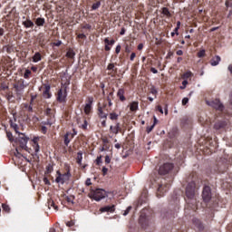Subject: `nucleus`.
Returning a JSON list of instances; mask_svg holds the SVG:
<instances>
[{"instance_id":"obj_1","label":"nucleus","mask_w":232,"mask_h":232,"mask_svg":"<svg viewBox=\"0 0 232 232\" xmlns=\"http://www.w3.org/2000/svg\"><path fill=\"white\" fill-rule=\"evenodd\" d=\"M185 213H188L190 209L192 211H197V198H195V195H197V183H195V179H192L191 182L186 187L185 189Z\"/></svg>"},{"instance_id":"obj_2","label":"nucleus","mask_w":232,"mask_h":232,"mask_svg":"<svg viewBox=\"0 0 232 232\" xmlns=\"http://www.w3.org/2000/svg\"><path fill=\"white\" fill-rule=\"evenodd\" d=\"M89 198H92L93 200H96V202H101L102 198H106L108 197V193L106 190L102 188H91L89 194H88Z\"/></svg>"},{"instance_id":"obj_3","label":"nucleus","mask_w":232,"mask_h":232,"mask_svg":"<svg viewBox=\"0 0 232 232\" xmlns=\"http://www.w3.org/2000/svg\"><path fill=\"white\" fill-rule=\"evenodd\" d=\"M179 209H180V206L179 205V198H176L174 200V205L169 207V211L166 212V218H175L177 217V213H179Z\"/></svg>"},{"instance_id":"obj_4","label":"nucleus","mask_w":232,"mask_h":232,"mask_svg":"<svg viewBox=\"0 0 232 232\" xmlns=\"http://www.w3.org/2000/svg\"><path fill=\"white\" fill-rule=\"evenodd\" d=\"M169 188H171V183L166 182V179H163L161 183L159 185L157 190V197H164V194L169 191Z\"/></svg>"},{"instance_id":"obj_5","label":"nucleus","mask_w":232,"mask_h":232,"mask_svg":"<svg viewBox=\"0 0 232 232\" xmlns=\"http://www.w3.org/2000/svg\"><path fill=\"white\" fill-rule=\"evenodd\" d=\"M109 112L108 102H104L102 105H101V103L98 104V116L100 119H108Z\"/></svg>"},{"instance_id":"obj_6","label":"nucleus","mask_w":232,"mask_h":232,"mask_svg":"<svg viewBox=\"0 0 232 232\" xmlns=\"http://www.w3.org/2000/svg\"><path fill=\"white\" fill-rule=\"evenodd\" d=\"M173 168H175V165H173V163H164L163 165H161L159 169V174L160 175H168L169 173H171V171H173Z\"/></svg>"},{"instance_id":"obj_7","label":"nucleus","mask_w":232,"mask_h":232,"mask_svg":"<svg viewBox=\"0 0 232 232\" xmlns=\"http://www.w3.org/2000/svg\"><path fill=\"white\" fill-rule=\"evenodd\" d=\"M72 176H68V174L65 173L63 174L60 170H57L55 182L57 184H64L65 182H68V180H70Z\"/></svg>"},{"instance_id":"obj_8","label":"nucleus","mask_w":232,"mask_h":232,"mask_svg":"<svg viewBox=\"0 0 232 232\" xmlns=\"http://www.w3.org/2000/svg\"><path fill=\"white\" fill-rule=\"evenodd\" d=\"M66 97H68V91L66 89L61 88L56 94V101L63 104L66 102Z\"/></svg>"},{"instance_id":"obj_9","label":"nucleus","mask_w":232,"mask_h":232,"mask_svg":"<svg viewBox=\"0 0 232 232\" xmlns=\"http://www.w3.org/2000/svg\"><path fill=\"white\" fill-rule=\"evenodd\" d=\"M211 196H212V194H211V187L205 186L203 188V191H202L203 202L208 204V202H209V200H211Z\"/></svg>"},{"instance_id":"obj_10","label":"nucleus","mask_w":232,"mask_h":232,"mask_svg":"<svg viewBox=\"0 0 232 232\" xmlns=\"http://www.w3.org/2000/svg\"><path fill=\"white\" fill-rule=\"evenodd\" d=\"M139 222H140L141 227H143V229H146V227H148V226H150V224H151V222L150 221V218H148V217L144 213V210L141 211Z\"/></svg>"},{"instance_id":"obj_11","label":"nucleus","mask_w":232,"mask_h":232,"mask_svg":"<svg viewBox=\"0 0 232 232\" xmlns=\"http://www.w3.org/2000/svg\"><path fill=\"white\" fill-rule=\"evenodd\" d=\"M208 106H212L218 111H224V104L220 102V99L213 100L212 102H208Z\"/></svg>"},{"instance_id":"obj_12","label":"nucleus","mask_w":232,"mask_h":232,"mask_svg":"<svg viewBox=\"0 0 232 232\" xmlns=\"http://www.w3.org/2000/svg\"><path fill=\"white\" fill-rule=\"evenodd\" d=\"M14 88L17 95H23V92H24V88H26V85L24 84V80L18 81L14 85Z\"/></svg>"},{"instance_id":"obj_13","label":"nucleus","mask_w":232,"mask_h":232,"mask_svg":"<svg viewBox=\"0 0 232 232\" xmlns=\"http://www.w3.org/2000/svg\"><path fill=\"white\" fill-rule=\"evenodd\" d=\"M76 122L78 124V128L83 130V131H86L88 130V120H86V118L82 119L81 117H78L76 119Z\"/></svg>"},{"instance_id":"obj_14","label":"nucleus","mask_w":232,"mask_h":232,"mask_svg":"<svg viewBox=\"0 0 232 232\" xmlns=\"http://www.w3.org/2000/svg\"><path fill=\"white\" fill-rule=\"evenodd\" d=\"M116 96L119 98L121 102H126V89L124 87H121L118 90Z\"/></svg>"},{"instance_id":"obj_15","label":"nucleus","mask_w":232,"mask_h":232,"mask_svg":"<svg viewBox=\"0 0 232 232\" xmlns=\"http://www.w3.org/2000/svg\"><path fill=\"white\" fill-rule=\"evenodd\" d=\"M18 135H19L20 148L24 149L26 144H28L29 138L26 137V135L24 133L19 132Z\"/></svg>"},{"instance_id":"obj_16","label":"nucleus","mask_w":232,"mask_h":232,"mask_svg":"<svg viewBox=\"0 0 232 232\" xmlns=\"http://www.w3.org/2000/svg\"><path fill=\"white\" fill-rule=\"evenodd\" d=\"M192 224L193 226H195L198 231H204V224H202V221H200V219L194 218L192 219Z\"/></svg>"},{"instance_id":"obj_17","label":"nucleus","mask_w":232,"mask_h":232,"mask_svg":"<svg viewBox=\"0 0 232 232\" xmlns=\"http://www.w3.org/2000/svg\"><path fill=\"white\" fill-rule=\"evenodd\" d=\"M50 90H52V86H50V84H44V91L43 92L44 99H52V92Z\"/></svg>"},{"instance_id":"obj_18","label":"nucleus","mask_w":232,"mask_h":232,"mask_svg":"<svg viewBox=\"0 0 232 232\" xmlns=\"http://www.w3.org/2000/svg\"><path fill=\"white\" fill-rule=\"evenodd\" d=\"M72 140H73V135H72V132L67 131L63 135V144H64V146H70V142H72Z\"/></svg>"},{"instance_id":"obj_19","label":"nucleus","mask_w":232,"mask_h":232,"mask_svg":"<svg viewBox=\"0 0 232 232\" xmlns=\"http://www.w3.org/2000/svg\"><path fill=\"white\" fill-rule=\"evenodd\" d=\"M107 70L109 71L108 75H111V77H115V75H117V67H115V63H109Z\"/></svg>"},{"instance_id":"obj_20","label":"nucleus","mask_w":232,"mask_h":232,"mask_svg":"<svg viewBox=\"0 0 232 232\" xmlns=\"http://www.w3.org/2000/svg\"><path fill=\"white\" fill-rule=\"evenodd\" d=\"M104 44H105V47H104L105 52H110V50H111V46L115 44V40L114 39L110 40V38H105Z\"/></svg>"},{"instance_id":"obj_21","label":"nucleus","mask_w":232,"mask_h":232,"mask_svg":"<svg viewBox=\"0 0 232 232\" xmlns=\"http://www.w3.org/2000/svg\"><path fill=\"white\" fill-rule=\"evenodd\" d=\"M115 211V205L105 206L100 208L101 213H113Z\"/></svg>"},{"instance_id":"obj_22","label":"nucleus","mask_w":232,"mask_h":232,"mask_svg":"<svg viewBox=\"0 0 232 232\" xmlns=\"http://www.w3.org/2000/svg\"><path fill=\"white\" fill-rule=\"evenodd\" d=\"M33 148L34 153H39V151L41 150V147L39 146V137H34L33 139Z\"/></svg>"},{"instance_id":"obj_23","label":"nucleus","mask_w":232,"mask_h":232,"mask_svg":"<svg viewBox=\"0 0 232 232\" xmlns=\"http://www.w3.org/2000/svg\"><path fill=\"white\" fill-rule=\"evenodd\" d=\"M218 171L219 173H226V171H227V169L229 168V164L227 163H223L222 165H220V163L218 164Z\"/></svg>"},{"instance_id":"obj_24","label":"nucleus","mask_w":232,"mask_h":232,"mask_svg":"<svg viewBox=\"0 0 232 232\" xmlns=\"http://www.w3.org/2000/svg\"><path fill=\"white\" fill-rule=\"evenodd\" d=\"M221 61L220 56L216 55L210 60L211 66H218L219 63Z\"/></svg>"},{"instance_id":"obj_25","label":"nucleus","mask_w":232,"mask_h":232,"mask_svg":"<svg viewBox=\"0 0 232 232\" xmlns=\"http://www.w3.org/2000/svg\"><path fill=\"white\" fill-rule=\"evenodd\" d=\"M22 24L24 26V28H34V24L30 20V18H26L25 21L22 23Z\"/></svg>"},{"instance_id":"obj_26","label":"nucleus","mask_w":232,"mask_h":232,"mask_svg":"<svg viewBox=\"0 0 232 232\" xmlns=\"http://www.w3.org/2000/svg\"><path fill=\"white\" fill-rule=\"evenodd\" d=\"M120 116H121V114H119V113L115 112V111H112V112L109 113V119L111 121H119V117Z\"/></svg>"},{"instance_id":"obj_27","label":"nucleus","mask_w":232,"mask_h":232,"mask_svg":"<svg viewBox=\"0 0 232 232\" xmlns=\"http://www.w3.org/2000/svg\"><path fill=\"white\" fill-rule=\"evenodd\" d=\"M130 111H138L139 110V102H132L130 103Z\"/></svg>"},{"instance_id":"obj_28","label":"nucleus","mask_w":232,"mask_h":232,"mask_svg":"<svg viewBox=\"0 0 232 232\" xmlns=\"http://www.w3.org/2000/svg\"><path fill=\"white\" fill-rule=\"evenodd\" d=\"M226 126V121H218L215 123L214 128L215 130H222V128H225Z\"/></svg>"},{"instance_id":"obj_29","label":"nucleus","mask_w":232,"mask_h":232,"mask_svg":"<svg viewBox=\"0 0 232 232\" xmlns=\"http://www.w3.org/2000/svg\"><path fill=\"white\" fill-rule=\"evenodd\" d=\"M191 77H193V72H191V71H188L181 75V78L184 81H188V79H191Z\"/></svg>"},{"instance_id":"obj_30","label":"nucleus","mask_w":232,"mask_h":232,"mask_svg":"<svg viewBox=\"0 0 232 232\" xmlns=\"http://www.w3.org/2000/svg\"><path fill=\"white\" fill-rule=\"evenodd\" d=\"M46 20L44 18L38 17L35 20L36 26H44Z\"/></svg>"},{"instance_id":"obj_31","label":"nucleus","mask_w":232,"mask_h":232,"mask_svg":"<svg viewBox=\"0 0 232 232\" xmlns=\"http://www.w3.org/2000/svg\"><path fill=\"white\" fill-rule=\"evenodd\" d=\"M76 162L80 166H82V151H81V150L77 153Z\"/></svg>"},{"instance_id":"obj_32","label":"nucleus","mask_w":232,"mask_h":232,"mask_svg":"<svg viewBox=\"0 0 232 232\" xmlns=\"http://www.w3.org/2000/svg\"><path fill=\"white\" fill-rule=\"evenodd\" d=\"M64 169H65V175H68L69 177H72V167L70 166V164L68 163H64V166H63Z\"/></svg>"},{"instance_id":"obj_33","label":"nucleus","mask_w":232,"mask_h":232,"mask_svg":"<svg viewBox=\"0 0 232 232\" xmlns=\"http://www.w3.org/2000/svg\"><path fill=\"white\" fill-rule=\"evenodd\" d=\"M157 117L154 116V123L151 126H148L146 129L147 133H151L153 131V128H155V125L157 124Z\"/></svg>"},{"instance_id":"obj_34","label":"nucleus","mask_w":232,"mask_h":232,"mask_svg":"<svg viewBox=\"0 0 232 232\" xmlns=\"http://www.w3.org/2000/svg\"><path fill=\"white\" fill-rule=\"evenodd\" d=\"M43 56L41 55V53H35L34 55L33 56V63H39Z\"/></svg>"},{"instance_id":"obj_35","label":"nucleus","mask_w":232,"mask_h":232,"mask_svg":"<svg viewBox=\"0 0 232 232\" xmlns=\"http://www.w3.org/2000/svg\"><path fill=\"white\" fill-rule=\"evenodd\" d=\"M161 14L163 15H166V17H171V13L169 12V9L168 7H163L161 9Z\"/></svg>"},{"instance_id":"obj_36","label":"nucleus","mask_w":232,"mask_h":232,"mask_svg":"<svg viewBox=\"0 0 232 232\" xmlns=\"http://www.w3.org/2000/svg\"><path fill=\"white\" fill-rule=\"evenodd\" d=\"M66 57H68V59H73L75 57V52L72 49H70L66 53Z\"/></svg>"},{"instance_id":"obj_37","label":"nucleus","mask_w":232,"mask_h":232,"mask_svg":"<svg viewBox=\"0 0 232 232\" xmlns=\"http://www.w3.org/2000/svg\"><path fill=\"white\" fill-rule=\"evenodd\" d=\"M6 52L7 53H12L14 52V49L10 45H5L2 49V52Z\"/></svg>"},{"instance_id":"obj_38","label":"nucleus","mask_w":232,"mask_h":232,"mask_svg":"<svg viewBox=\"0 0 232 232\" xmlns=\"http://www.w3.org/2000/svg\"><path fill=\"white\" fill-rule=\"evenodd\" d=\"M10 126H11V128H13V130H14L15 133H18V134L20 133L19 132V125H17V123L11 121Z\"/></svg>"},{"instance_id":"obj_39","label":"nucleus","mask_w":232,"mask_h":232,"mask_svg":"<svg viewBox=\"0 0 232 232\" xmlns=\"http://www.w3.org/2000/svg\"><path fill=\"white\" fill-rule=\"evenodd\" d=\"M48 206H51V208H53L54 209H56V211L59 210V207L55 205V202L53 201V199L48 200Z\"/></svg>"},{"instance_id":"obj_40","label":"nucleus","mask_w":232,"mask_h":232,"mask_svg":"<svg viewBox=\"0 0 232 232\" xmlns=\"http://www.w3.org/2000/svg\"><path fill=\"white\" fill-rule=\"evenodd\" d=\"M83 111H84L85 115H90V113H92V106L85 105Z\"/></svg>"},{"instance_id":"obj_41","label":"nucleus","mask_w":232,"mask_h":232,"mask_svg":"<svg viewBox=\"0 0 232 232\" xmlns=\"http://www.w3.org/2000/svg\"><path fill=\"white\" fill-rule=\"evenodd\" d=\"M150 93H151L152 95H154L155 99H157V93H159V91H157V88H155V86H152L150 89Z\"/></svg>"},{"instance_id":"obj_42","label":"nucleus","mask_w":232,"mask_h":232,"mask_svg":"<svg viewBox=\"0 0 232 232\" xmlns=\"http://www.w3.org/2000/svg\"><path fill=\"white\" fill-rule=\"evenodd\" d=\"M101 8V1H98L92 5V10H99Z\"/></svg>"},{"instance_id":"obj_43","label":"nucleus","mask_w":232,"mask_h":232,"mask_svg":"<svg viewBox=\"0 0 232 232\" xmlns=\"http://www.w3.org/2000/svg\"><path fill=\"white\" fill-rule=\"evenodd\" d=\"M197 56L199 59H202V57H206V50L202 49L199 52H198Z\"/></svg>"},{"instance_id":"obj_44","label":"nucleus","mask_w":232,"mask_h":232,"mask_svg":"<svg viewBox=\"0 0 232 232\" xmlns=\"http://www.w3.org/2000/svg\"><path fill=\"white\" fill-rule=\"evenodd\" d=\"M24 110L32 113L34 111V107L32 105H29L28 103L24 104Z\"/></svg>"},{"instance_id":"obj_45","label":"nucleus","mask_w":232,"mask_h":232,"mask_svg":"<svg viewBox=\"0 0 232 232\" xmlns=\"http://www.w3.org/2000/svg\"><path fill=\"white\" fill-rule=\"evenodd\" d=\"M2 209L3 211H5V213H10V206L6 205V204H2Z\"/></svg>"},{"instance_id":"obj_46","label":"nucleus","mask_w":232,"mask_h":232,"mask_svg":"<svg viewBox=\"0 0 232 232\" xmlns=\"http://www.w3.org/2000/svg\"><path fill=\"white\" fill-rule=\"evenodd\" d=\"M110 131H111V133H113L114 135H117L119 133V130H117V128L113 125L110 126Z\"/></svg>"},{"instance_id":"obj_47","label":"nucleus","mask_w":232,"mask_h":232,"mask_svg":"<svg viewBox=\"0 0 232 232\" xmlns=\"http://www.w3.org/2000/svg\"><path fill=\"white\" fill-rule=\"evenodd\" d=\"M45 115H47V117H52V115H53V111L51 108H47L45 110Z\"/></svg>"},{"instance_id":"obj_48","label":"nucleus","mask_w":232,"mask_h":232,"mask_svg":"<svg viewBox=\"0 0 232 232\" xmlns=\"http://www.w3.org/2000/svg\"><path fill=\"white\" fill-rule=\"evenodd\" d=\"M68 86H70V78L65 81V82L63 84V89L68 91Z\"/></svg>"},{"instance_id":"obj_49","label":"nucleus","mask_w":232,"mask_h":232,"mask_svg":"<svg viewBox=\"0 0 232 232\" xmlns=\"http://www.w3.org/2000/svg\"><path fill=\"white\" fill-rule=\"evenodd\" d=\"M30 75H32V71H30V70H25V72H24V77L25 78V79H30Z\"/></svg>"},{"instance_id":"obj_50","label":"nucleus","mask_w":232,"mask_h":232,"mask_svg":"<svg viewBox=\"0 0 232 232\" xmlns=\"http://www.w3.org/2000/svg\"><path fill=\"white\" fill-rule=\"evenodd\" d=\"M92 104H93V97L91 96L87 98V103L85 106H92Z\"/></svg>"},{"instance_id":"obj_51","label":"nucleus","mask_w":232,"mask_h":232,"mask_svg":"<svg viewBox=\"0 0 232 232\" xmlns=\"http://www.w3.org/2000/svg\"><path fill=\"white\" fill-rule=\"evenodd\" d=\"M6 137L8 139V140H10V142H14V135L12 134V132H6Z\"/></svg>"},{"instance_id":"obj_52","label":"nucleus","mask_w":232,"mask_h":232,"mask_svg":"<svg viewBox=\"0 0 232 232\" xmlns=\"http://www.w3.org/2000/svg\"><path fill=\"white\" fill-rule=\"evenodd\" d=\"M180 21H178L177 22V26L175 27V33H176V35H179V30H180Z\"/></svg>"},{"instance_id":"obj_53","label":"nucleus","mask_w":232,"mask_h":232,"mask_svg":"<svg viewBox=\"0 0 232 232\" xmlns=\"http://www.w3.org/2000/svg\"><path fill=\"white\" fill-rule=\"evenodd\" d=\"M116 130H118V133H122V128L121 127V122H117L115 124Z\"/></svg>"},{"instance_id":"obj_54","label":"nucleus","mask_w":232,"mask_h":232,"mask_svg":"<svg viewBox=\"0 0 232 232\" xmlns=\"http://www.w3.org/2000/svg\"><path fill=\"white\" fill-rule=\"evenodd\" d=\"M82 30H90L92 28V24H82Z\"/></svg>"},{"instance_id":"obj_55","label":"nucleus","mask_w":232,"mask_h":232,"mask_svg":"<svg viewBox=\"0 0 232 232\" xmlns=\"http://www.w3.org/2000/svg\"><path fill=\"white\" fill-rule=\"evenodd\" d=\"M52 171H53V167L52 165H48V166L46 167V171H45V173L50 174V173H52Z\"/></svg>"},{"instance_id":"obj_56","label":"nucleus","mask_w":232,"mask_h":232,"mask_svg":"<svg viewBox=\"0 0 232 232\" xmlns=\"http://www.w3.org/2000/svg\"><path fill=\"white\" fill-rule=\"evenodd\" d=\"M188 80H184L182 82V85L179 87L180 90H186V86H188Z\"/></svg>"},{"instance_id":"obj_57","label":"nucleus","mask_w":232,"mask_h":232,"mask_svg":"<svg viewBox=\"0 0 232 232\" xmlns=\"http://www.w3.org/2000/svg\"><path fill=\"white\" fill-rule=\"evenodd\" d=\"M41 132L44 133V135H46V133H48V128H46V126H42Z\"/></svg>"},{"instance_id":"obj_58","label":"nucleus","mask_w":232,"mask_h":232,"mask_svg":"<svg viewBox=\"0 0 232 232\" xmlns=\"http://www.w3.org/2000/svg\"><path fill=\"white\" fill-rule=\"evenodd\" d=\"M130 211H131V206L126 208V210L123 213V217H126L127 215H129Z\"/></svg>"},{"instance_id":"obj_59","label":"nucleus","mask_w":232,"mask_h":232,"mask_svg":"<svg viewBox=\"0 0 232 232\" xmlns=\"http://www.w3.org/2000/svg\"><path fill=\"white\" fill-rule=\"evenodd\" d=\"M102 173L103 177H106V175H108V168L103 167L102 169Z\"/></svg>"},{"instance_id":"obj_60","label":"nucleus","mask_w":232,"mask_h":232,"mask_svg":"<svg viewBox=\"0 0 232 232\" xmlns=\"http://www.w3.org/2000/svg\"><path fill=\"white\" fill-rule=\"evenodd\" d=\"M188 102H189V99L188 98H183L182 99V106H186V104H188Z\"/></svg>"},{"instance_id":"obj_61","label":"nucleus","mask_w":232,"mask_h":232,"mask_svg":"<svg viewBox=\"0 0 232 232\" xmlns=\"http://www.w3.org/2000/svg\"><path fill=\"white\" fill-rule=\"evenodd\" d=\"M76 38L77 39H86V34H78Z\"/></svg>"},{"instance_id":"obj_62","label":"nucleus","mask_w":232,"mask_h":232,"mask_svg":"<svg viewBox=\"0 0 232 232\" xmlns=\"http://www.w3.org/2000/svg\"><path fill=\"white\" fill-rule=\"evenodd\" d=\"M42 124H44V126H52V121H50V120H47L46 121H43Z\"/></svg>"},{"instance_id":"obj_63","label":"nucleus","mask_w":232,"mask_h":232,"mask_svg":"<svg viewBox=\"0 0 232 232\" xmlns=\"http://www.w3.org/2000/svg\"><path fill=\"white\" fill-rule=\"evenodd\" d=\"M43 181L44 182V184L46 185V186H50V179H48L46 177H44V179H43Z\"/></svg>"},{"instance_id":"obj_64","label":"nucleus","mask_w":232,"mask_h":232,"mask_svg":"<svg viewBox=\"0 0 232 232\" xmlns=\"http://www.w3.org/2000/svg\"><path fill=\"white\" fill-rule=\"evenodd\" d=\"M121 45L120 44L117 45L116 48H115V53H117V54L121 53Z\"/></svg>"}]
</instances>
